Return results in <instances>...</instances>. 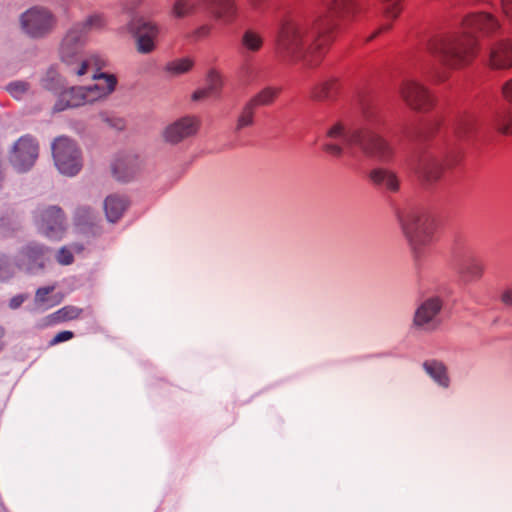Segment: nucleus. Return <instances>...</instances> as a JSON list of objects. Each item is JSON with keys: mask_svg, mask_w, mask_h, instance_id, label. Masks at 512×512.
Masks as SVG:
<instances>
[{"mask_svg": "<svg viewBox=\"0 0 512 512\" xmlns=\"http://www.w3.org/2000/svg\"><path fill=\"white\" fill-rule=\"evenodd\" d=\"M328 14L318 20H288L281 24L275 52L287 63L313 67L320 63L333 41L332 32L337 20H349L355 14L353 0H327Z\"/></svg>", "mask_w": 512, "mask_h": 512, "instance_id": "f257e3e1", "label": "nucleus"}, {"mask_svg": "<svg viewBox=\"0 0 512 512\" xmlns=\"http://www.w3.org/2000/svg\"><path fill=\"white\" fill-rule=\"evenodd\" d=\"M501 30L498 19L488 12L472 13L462 23V31L433 37L428 43L429 52L445 67L460 69L476 57V34L493 37Z\"/></svg>", "mask_w": 512, "mask_h": 512, "instance_id": "f03ea898", "label": "nucleus"}, {"mask_svg": "<svg viewBox=\"0 0 512 512\" xmlns=\"http://www.w3.org/2000/svg\"><path fill=\"white\" fill-rule=\"evenodd\" d=\"M381 119L370 110L364 111L363 124L361 127L347 129L338 122L327 131V137L331 139H342L347 147L356 146L362 154L380 163H390L394 156V149L391 144L380 135L378 128Z\"/></svg>", "mask_w": 512, "mask_h": 512, "instance_id": "7ed1b4c3", "label": "nucleus"}, {"mask_svg": "<svg viewBox=\"0 0 512 512\" xmlns=\"http://www.w3.org/2000/svg\"><path fill=\"white\" fill-rule=\"evenodd\" d=\"M86 42V36L72 26L63 36L59 46L61 62L70 74L78 77L85 75L91 66L100 69L104 65V61L98 55L84 54Z\"/></svg>", "mask_w": 512, "mask_h": 512, "instance_id": "20e7f679", "label": "nucleus"}, {"mask_svg": "<svg viewBox=\"0 0 512 512\" xmlns=\"http://www.w3.org/2000/svg\"><path fill=\"white\" fill-rule=\"evenodd\" d=\"M398 218L414 258L419 260L434 239L435 221L427 212L415 208L405 210Z\"/></svg>", "mask_w": 512, "mask_h": 512, "instance_id": "39448f33", "label": "nucleus"}, {"mask_svg": "<svg viewBox=\"0 0 512 512\" xmlns=\"http://www.w3.org/2000/svg\"><path fill=\"white\" fill-rule=\"evenodd\" d=\"M19 22L25 35L33 39H42L55 30L58 19L49 8L36 5L23 12Z\"/></svg>", "mask_w": 512, "mask_h": 512, "instance_id": "423d86ee", "label": "nucleus"}, {"mask_svg": "<svg viewBox=\"0 0 512 512\" xmlns=\"http://www.w3.org/2000/svg\"><path fill=\"white\" fill-rule=\"evenodd\" d=\"M52 155L59 172L66 176H75L82 168L81 151L68 137H58L52 143Z\"/></svg>", "mask_w": 512, "mask_h": 512, "instance_id": "0eeeda50", "label": "nucleus"}, {"mask_svg": "<svg viewBox=\"0 0 512 512\" xmlns=\"http://www.w3.org/2000/svg\"><path fill=\"white\" fill-rule=\"evenodd\" d=\"M126 30L135 39V48L140 54L154 51L155 39L159 34L158 25L143 16L134 15L126 24Z\"/></svg>", "mask_w": 512, "mask_h": 512, "instance_id": "6e6552de", "label": "nucleus"}, {"mask_svg": "<svg viewBox=\"0 0 512 512\" xmlns=\"http://www.w3.org/2000/svg\"><path fill=\"white\" fill-rule=\"evenodd\" d=\"M399 93L412 110L427 112L434 105V98L428 88L416 80H404L399 88Z\"/></svg>", "mask_w": 512, "mask_h": 512, "instance_id": "1a4fd4ad", "label": "nucleus"}, {"mask_svg": "<svg viewBox=\"0 0 512 512\" xmlns=\"http://www.w3.org/2000/svg\"><path fill=\"white\" fill-rule=\"evenodd\" d=\"M200 120L194 115H186L169 123L162 131L165 143L177 145L196 136L200 128Z\"/></svg>", "mask_w": 512, "mask_h": 512, "instance_id": "9d476101", "label": "nucleus"}, {"mask_svg": "<svg viewBox=\"0 0 512 512\" xmlns=\"http://www.w3.org/2000/svg\"><path fill=\"white\" fill-rule=\"evenodd\" d=\"M36 221L41 232L52 239L61 238L66 229L64 212L58 206L39 210Z\"/></svg>", "mask_w": 512, "mask_h": 512, "instance_id": "9b49d317", "label": "nucleus"}, {"mask_svg": "<svg viewBox=\"0 0 512 512\" xmlns=\"http://www.w3.org/2000/svg\"><path fill=\"white\" fill-rule=\"evenodd\" d=\"M38 157V144L29 136L21 137L14 145L11 163L19 171L30 169Z\"/></svg>", "mask_w": 512, "mask_h": 512, "instance_id": "f8f14e48", "label": "nucleus"}, {"mask_svg": "<svg viewBox=\"0 0 512 512\" xmlns=\"http://www.w3.org/2000/svg\"><path fill=\"white\" fill-rule=\"evenodd\" d=\"M49 250L38 244H30L23 248L17 258V266L27 273L42 270L48 259Z\"/></svg>", "mask_w": 512, "mask_h": 512, "instance_id": "ddd939ff", "label": "nucleus"}, {"mask_svg": "<svg viewBox=\"0 0 512 512\" xmlns=\"http://www.w3.org/2000/svg\"><path fill=\"white\" fill-rule=\"evenodd\" d=\"M443 302L437 297H429L416 309L413 323L415 326L432 330L437 326V317L442 309Z\"/></svg>", "mask_w": 512, "mask_h": 512, "instance_id": "4468645a", "label": "nucleus"}, {"mask_svg": "<svg viewBox=\"0 0 512 512\" xmlns=\"http://www.w3.org/2000/svg\"><path fill=\"white\" fill-rule=\"evenodd\" d=\"M413 166L416 173L430 183L437 181L443 171L441 161L429 151L421 152L417 155Z\"/></svg>", "mask_w": 512, "mask_h": 512, "instance_id": "2eb2a0df", "label": "nucleus"}, {"mask_svg": "<svg viewBox=\"0 0 512 512\" xmlns=\"http://www.w3.org/2000/svg\"><path fill=\"white\" fill-rule=\"evenodd\" d=\"M92 78L97 81L95 84L83 86L88 104L106 98L115 90L117 85V78L112 74L95 73Z\"/></svg>", "mask_w": 512, "mask_h": 512, "instance_id": "dca6fc26", "label": "nucleus"}, {"mask_svg": "<svg viewBox=\"0 0 512 512\" xmlns=\"http://www.w3.org/2000/svg\"><path fill=\"white\" fill-rule=\"evenodd\" d=\"M502 93L510 106L496 112L492 125L498 132L508 135L512 134V79L503 85Z\"/></svg>", "mask_w": 512, "mask_h": 512, "instance_id": "f3484780", "label": "nucleus"}, {"mask_svg": "<svg viewBox=\"0 0 512 512\" xmlns=\"http://www.w3.org/2000/svg\"><path fill=\"white\" fill-rule=\"evenodd\" d=\"M369 181L378 189L396 193L400 189V180L396 172L385 167L373 168L368 174Z\"/></svg>", "mask_w": 512, "mask_h": 512, "instance_id": "a211bd4d", "label": "nucleus"}, {"mask_svg": "<svg viewBox=\"0 0 512 512\" xmlns=\"http://www.w3.org/2000/svg\"><path fill=\"white\" fill-rule=\"evenodd\" d=\"M489 63L495 69L512 67V41L501 40L494 43L490 48Z\"/></svg>", "mask_w": 512, "mask_h": 512, "instance_id": "6ab92c4d", "label": "nucleus"}, {"mask_svg": "<svg viewBox=\"0 0 512 512\" xmlns=\"http://www.w3.org/2000/svg\"><path fill=\"white\" fill-rule=\"evenodd\" d=\"M111 170L115 179L128 182L138 172L137 158L131 155L119 156L112 162Z\"/></svg>", "mask_w": 512, "mask_h": 512, "instance_id": "aec40b11", "label": "nucleus"}, {"mask_svg": "<svg viewBox=\"0 0 512 512\" xmlns=\"http://www.w3.org/2000/svg\"><path fill=\"white\" fill-rule=\"evenodd\" d=\"M88 104L86 101L85 90L83 86L72 87L63 91L53 107L54 112H60L67 108H75Z\"/></svg>", "mask_w": 512, "mask_h": 512, "instance_id": "412c9836", "label": "nucleus"}, {"mask_svg": "<svg viewBox=\"0 0 512 512\" xmlns=\"http://www.w3.org/2000/svg\"><path fill=\"white\" fill-rule=\"evenodd\" d=\"M207 10L215 20L225 24L233 23L238 16V7L235 0H219Z\"/></svg>", "mask_w": 512, "mask_h": 512, "instance_id": "4be33fe9", "label": "nucleus"}, {"mask_svg": "<svg viewBox=\"0 0 512 512\" xmlns=\"http://www.w3.org/2000/svg\"><path fill=\"white\" fill-rule=\"evenodd\" d=\"M341 83L338 78L331 77L317 84L311 92V96L317 101H331L339 94Z\"/></svg>", "mask_w": 512, "mask_h": 512, "instance_id": "5701e85b", "label": "nucleus"}, {"mask_svg": "<svg viewBox=\"0 0 512 512\" xmlns=\"http://www.w3.org/2000/svg\"><path fill=\"white\" fill-rule=\"evenodd\" d=\"M484 264L476 257H471L458 270L460 281L470 284L480 280L484 274Z\"/></svg>", "mask_w": 512, "mask_h": 512, "instance_id": "b1692460", "label": "nucleus"}, {"mask_svg": "<svg viewBox=\"0 0 512 512\" xmlns=\"http://www.w3.org/2000/svg\"><path fill=\"white\" fill-rule=\"evenodd\" d=\"M422 367L424 371L442 388H448L450 385V378L445 364L441 361L431 359L423 362Z\"/></svg>", "mask_w": 512, "mask_h": 512, "instance_id": "393cba45", "label": "nucleus"}, {"mask_svg": "<svg viewBox=\"0 0 512 512\" xmlns=\"http://www.w3.org/2000/svg\"><path fill=\"white\" fill-rule=\"evenodd\" d=\"M128 206V201L124 196L112 194L106 197L104 201V211L109 222H117L123 215Z\"/></svg>", "mask_w": 512, "mask_h": 512, "instance_id": "a878e982", "label": "nucleus"}, {"mask_svg": "<svg viewBox=\"0 0 512 512\" xmlns=\"http://www.w3.org/2000/svg\"><path fill=\"white\" fill-rule=\"evenodd\" d=\"M108 25V18L103 12H94L86 16L82 21L73 25L78 28L86 37L89 32L102 31Z\"/></svg>", "mask_w": 512, "mask_h": 512, "instance_id": "bb28decb", "label": "nucleus"}, {"mask_svg": "<svg viewBox=\"0 0 512 512\" xmlns=\"http://www.w3.org/2000/svg\"><path fill=\"white\" fill-rule=\"evenodd\" d=\"M477 128V119L472 114L459 115L453 124L454 134L459 139L471 138L476 133Z\"/></svg>", "mask_w": 512, "mask_h": 512, "instance_id": "cd10ccee", "label": "nucleus"}, {"mask_svg": "<svg viewBox=\"0 0 512 512\" xmlns=\"http://www.w3.org/2000/svg\"><path fill=\"white\" fill-rule=\"evenodd\" d=\"M280 93V88L277 87H265L255 94L248 101L255 107L269 106L271 105Z\"/></svg>", "mask_w": 512, "mask_h": 512, "instance_id": "c85d7f7f", "label": "nucleus"}, {"mask_svg": "<svg viewBox=\"0 0 512 512\" xmlns=\"http://www.w3.org/2000/svg\"><path fill=\"white\" fill-rule=\"evenodd\" d=\"M82 309L76 306L67 305L47 317L48 324L59 323L77 319Z\"/></svg>", "mask_w": 512, "mask_h": 512, "instance_id": "c756f323", "label": "nucleus"}, {"mask_svg": "<svg viewBox=\"0 0 512 512\" xmlns=\"http://www.w3.org/2000/svg\"><path fill=\"white\" fill-rule=\"evenodd\" d=\"M241 46L247 52L256 53L263 46V38L258 32L248 29L241 37Z\"/></svg>", "mask_w": 512, "mask_h": 512, "instance_id": "7c9ffc66", "label": "nucleus"}, {"mask_svg": "<svg viewBox=\"0 0 512 512\" xmlns=\"http://www.w3.org/2000/svg\"><path fill=\"white\" fill-rule=\"evenodd\" d=\"M255 110L256 108L249 101L244 104L236 120V132L251 127L254 124Z\"/></svg>", "mask_w": 512, "mask_h": 512, "instance_id": "2f4dec72", "label": "nucleus"}, {"mask_svg": "<svg viewBox=\"0 0 512 512\" xmlns=\"http://www.w3.org/2000/svg\"><path fill=\"white\" fill-rule=\"evenodd\" d=\"M197 10V4L191 0H175L171 15L174 18H184L186 16L192 15Z\"/></svg>", "mask_w": 512, "mask_h": 512, "instance_id": "473e14b6", "label": "nucleus"}, {"mask_svg": "<svg viewBox=\"0 0 512 512\" xmlns=\"http://www.w3.org/2000/svg\"><path fill=\"white\" fill-rule=\"evenodd\" d=\"M193 65L194 62L190 58L176 59L167 63L165 71L172 76H178L190 71Z\"/></svg>", "mask_w": 512, "mask_h": 512, "instance_id": "72a5a7b5", "label": "nucleus"}, {"mask_svg": "<svg viewBox=\"0 0 512 512\" xmlns=\"http://www.w3.org/2000/svg\"><path fill=\"white\" fill-rule=\"evenodd\" d=\"M95 218V212L88 206L78 207L74 215L75 223L78 226L93 225Z\"/></svg>", "mask_w": 512, "mask_h": 512, "instance_id": "f704fd0d", "label": "nucleus"}, {"mask_svg": "<svg viewBox=\"0 0 512 512\" xmlns=\"http://www.w3.org/2000/svg\"><path fill=\"white\" fill-rule=\"evenodd\" d=\"M402 8L398 0H383V13L387 19H396Z\"/></svg>", "mask_w": 512, "mask_h": 512, "instance_id": "c9c22d12", "label": "nucleus"}, {"mask_svg": "<svg viewBox=\"0 0 512 512\" xmlns=\"http://www.w3.org/2000/svg\"><path fill=\"white\" fill-rule=\"evenodd\" d=\"M222 87V79L220 75L214 71H211L207 77V86L206 88L212 93L214 96H218Z\"/></svg>", "mask_w": 512, "mask_h": 512, "instance_id": "e433bc0d", "label": "nucleus"}, {"mask_svg": "<svg viewBox=\"0 0 512 512\" xmlns=\"http://www.w3.org/2000/svg\"><path fill=\"white\" fill-rule=\"evenodd\" d=\"M28 89H29V85L26 82H22V81H16V82L10 83L7 86L8 92L15 99H21L22 96L28 91Z\"/></svg>", "mask_w": 512, "mask_h": 512, "instance_id": "4c0bfd02", "label": "nucleus"}, {"mask_svg": "<svg viewBox=\"0 0 512 512\" xmlns=\"http://www.w3.org/2000/svg\"><path fill=\"white\" fill-rule=\"evenodd\" d=\"M13 267L5 255L0 254V281H6L13 276Z\"/></svg>", "mask_w": 512, "mask_h": 512, "instance_id": "58836bf2", "label": "nucleus"}, {"mask_svg": "<svg viewBox=\"0 0 512 512\" xmlns=\"http://www.w3.org/2000/svg\"><path fill=\"white\" fill-rule=\"evenodd\" d=\"M57 262L61 265H70L74 261L73 254L71 250L67 249L66 247H62L57 255H56Z\"/></svg>", "mask_w": 512, "mask_h": 512, "instance_id": "ea45409f", "label": "nucleus"}, {"mask_svg": "<svg viewBox=\"0 0 512 512\" xmlns=\"http://www.w3.org/2000/svg\"><path fill=\"white\" fill-rule=\"evenodd\" d=\"M55 290V286H45L38 288L35 293V303L43 304L47 301V296Z\"/></svg>", "mask_w": 512, "mask_h": 512, "instance_id": "a19ab883", "label": "nucleus"}, {"mask_svg": "<svg viewBox=\"0 0 512 512\" xmlns=\"http://www.w3.org/2000/svg\"><path fill=\"white\" fill-rule=\"evenodd\" d=\"M322 149L336 157H341L344 153V147L336 143H325L323 144Z\"/></svg>", "mask_w": 512, "mask_h": 512, "instance_id": "79ce46f5", "label": "nucleus"}, {"mask_svg": "<svg viewBox=\"0 0 512 512\" xmlns=\"http://www.w3.org/2000/svg\"><path fill=\"white\" fill-rule=\"evenodd\" d=\"M73 336H74V334L71 331H61L53 337V339L50 341V344L56 345V344H59L64 341H68V340L72 339Z\"/></svg>", "mask_w": 512, "mask_h": 512, "instance_id": "37998d69", "label": "nucleus"}, {"mask_svg": "<svg viewBox=\"0 0 512 512\" xmlns=\"http://www.w3.org/2000/svg\"><path fill=\"white\" fill-rule=\"evenodd\" d=\"M28 298L26 294H18L12 297L9 301V307L13 310L19 308L23 302Z\"/></svg>", "mask_w": 512, "mask_h": 512, "instance_id": "c03bdc74", "label": "nucleus"}, {"mask_svg": "<svg viewBox=\"0 0 512 512\" xmlns=\"http://www.w3.org/2000/svg\"><path fill=\"white\" fill-rule=\"evenodd\" d=\"M54 75L55 73L53 71H49L47 73V77L43 78L41 81L42 86L47 90H55L56 86L54 84Z\"/></svg>", "mask_w": 512, "mask_h": 512, "instance_id": "a18cd8bd", "label": "nucleus"}, {"mask_svg": "<svg viewBox=\"0 0 512 512\" xmlns=\"http://www.w3.org/2000/svg\"><path fill=\"white\" fill-rule=\"evenodd\" d=\"M503 13L512 25V0H501Z\"/></svg>", "mask_w": 512, "mask_h": 512, "instance_id": "49530a36", "label": "nucleus"}, {"mask_svg": "<svg viewBox=\"0 0 512 512\" xmlns=\"http://www.w3.org/2000/svg\"><path fill=\"white\" fill-rule=\"evenodd\" d=\"M211 96H213L212 93L207 88H203L195 91L192 95V99L198 101Z\"/></svg>", "mask_w": 512, "mask_h": 512, "instance_id": "de8ad7c7", "label": "nucleus"}, {"mask_svg": "<svg viewBox=\"0 0 512 512\" xmlns=\"http://www.w3.org/2000/svg\"><path fill=\"white\" fill-rule=\"evenodd\" d=\"M501 302L506 306L512 307V288H508L502 292Z\"/></svg>", "mask_w": 512, "mask_h": 512, "instance_id": "09e8293b", "label": "nucleus"}, {"mask_svg": "<svg viewBox=\"0 0 512 512\" xmlns=\"http://www.w3.org/2000/svg\"><path fill=\"white\" fill-rule=\"evenodd\" d=\"M210 31H211V26L202 25L201 27H199L198 29L195 30L194 36L196 38L206 37L209 35Z\"/></svg>", "mask_w": 512, "mask_h": 512, "instance_id": "8fccbe9b", "label": "nucleus"}, {"mask_svg": "<svg viewBox=\"0 0 512 512\" xmlns=\"http://www.w3.org/2000/svg\"><path fill=\"white\" fill-rule=\"evenodd\" d=\"M391 28V24H384L382 25L376 32H374L369 38L368 41L374 39L379 33L383 31H387Z\"/></svg>", "mask_w": 512, "mask_h": 512, "instance_id": "3c124183", "label": "nucleus"}, {"mask_svg": "<svg viewBox=\"0 0 512 512\" xmlns=\"http://www.w3.org/2000/svg\"><path fill=\"white\" fill-rule=\"evenodd\" d=\"M200 4H202L206 9L211 7L213 4L218 2L219 0H198Z\"/></svg>", "mask_w": 512, "mask_h": 512, "instance_id": "603ef678", "label": "nucleus"}, {"mask_svg": "<svg viewBox=\"0 0 512 512\" xmlns=\"http://www.w3.org/2000/svg\"><path fill=\"white\" fill-rule=\"evenodd\" d=\"M254 9H258L264 0H248Z\"/></svg>", "mask_w": 512, "mask_h": 512, "instance_id": "864d4df0", "label": "nucleus"}, {"mask_svg": "<svg viewBox=\"0 0 512 512\" xmlns=\"http://www.w3.org/2000/svg\"><path fill=\"white\" fill-rule=\"evenodd\" d=\"M101 118L103 121L107 122L109 125H112L111 120L107 118L104 114H101Z\"/></svg>", "mask_w": 512, "mask_h": 512, "instance_id": "5fc2aeb1", "label": "nucleus"}, {"mask_svg": "<svg viewBox=\"0 0 512 512\" xmlns=\"http://www.w3.org/2000/svg\"><path fill=\"white\" fill-rule=\"evenodd\" d=\"M5 335L4 328L0 325V339Z\"/></svg>", "mask_w": 512, "mask_h": 512, "instance_id": "6e6d98bb", "label": "nucleus"}, {"mask_svg": "<svg viewBox=\"0 0 512 512\" xmlns=\"http://www.w3.org/2000/svg\"><path fill=\"white\" fill-rule=\"evenodd\" d=\"M0 175H2V171L0 170ZM2 179V176H0V180Z\"/></svg>", "mask_w": 512, "mask_h": 512, "instance_id": "4d7b16f0", "label": "nucleus"}]
</instances>
